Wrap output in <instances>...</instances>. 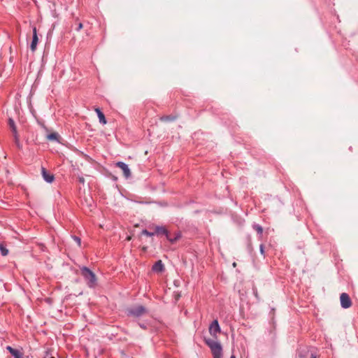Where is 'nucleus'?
I'll list each match as a JSON object with an SVG mask.
<instances>
[{
	"label": "nucleus",
	"instance_id": "6e6552de",
	"mask_svg": "<svg viewBox=\"0 0 358 358\" xmlns=\"http://www.w3.org/2000/svg\"><path fill=\"white\" fill-rule=\"evenodd\" d=\"M38 42V38L37 36V30H36V28L34 27L33 28V37H32V41H31V45H30V48L32 52H34L36 50Z\"/></svg>",
	"mask_w": 358,
	"mask_h": 358
},
{
	"label": "nucleus",
	"instance_id": "ddd939ff",
	"mask_svg": "<svg viewBox=\"0 0 358 358\" xmlns=\"http://www.w3.org/2000/svg\"><path fill=\"white\" fill-rule=\"evenodd\" d=\"M47 138L50 141H59V135L57 133H51L47 136Z\"/></svg>",
	"mask_w": 358,
	"mask_h": 358
},
{
	"label": "nucleus",
	"instance_id": "393cba45",
	"mask_svg": "<svg viewBox=\"0 0 358 358\" xmlns=\"http://www.w3.org/2000/svg\"><path fill=\"white\" fill-rule=\"evenodd\" d=\"M79 181L80 182H82V183H84V178H80Z\"/></svg>",
	"mask_w": 358,
	"mask_h": 358
},
{
	"label": "nucleus",
	"instance_id": "20e7f679",
	"mask_svg": "<svg viewBox=\"0 0 358 358\" xmlns=\"http://www.w3.org/2000/svg\"><path fill=\"white\" fill-rule=\"evenodd\" d=\"M8 125L13 132L15 143L16 145L18 148H20V143L19 136H18V133H17V127L15 124L14 120L12 118L8 119Z\"/></svg>",
	"mask_w": 358,
	"mask_h": 358
},
{
	"label": "nucleus",
	"instance_id": "39448f33",
	"mask_svg": "<svg viewBox=\"0 0 358 358\" xmlns=\"http://www.w3.org/2000/svg\"><path fill=\"white\" fill-rule=\"evenodd\" d=\"M221 331L220 327L219 325L218 321L215 320L212 322L209 327V333L212 336L217 338V334Z\"/></svg>",
	"mask_w": 358,
	"mask_h": 358
},
{
	"label": "nucleus",
	"instance_id": "cd10ccee",
	"mask_svg": "<svg viewBox=\"0 0 358 358\" xmlns=\"http://www.w3.org/2000/svg\"><path fill=\"white\" fill-rule=\"evenodd\" d=\"M230 358H236V357H235L234 355H232L230 357Z\"/></svg>",
	"mask_w": 358,
	"mask_h": 358
},
{
	"label": "nucleus",
	"instance_id": "c85d7f7f",
	"mask_svg": "<svg viewBox=\"0 0 358 358\" xmlns=\"http://www.w3.org/2000/svg\"><path fill=\"white\" fill-rule=\"evenodd\" d=\"M51 358H55V357H51Z\"/></svg>",
	"mask_w": 358,
	"mask_h": 358
},
{
	"label": "nucleus",
	"instance_id": "423d86ee",
	"mask_svg": "<svg viewBox=\"0 0 358 358\" xmlns=\"http://www.w3.org/2000/svg\"><path fill=\"white\" fill-rule=\"evenodd\" d=\"M341 306L343 308H348L351 306L352 302L350 296L346 293H342L340 296Z\"/></svg>",
	"mask_w": 358,
	"mask_h": 358
},
{
	"label": "nucleus",
	"instance_id": "7ed1b4c3",
	"mask_svg": "<svg viewBox=\"0 0 358 358\" xmlns=\"http://www.w3.org/2000/svg\"><path fill=\"white\" fill-rule=\"evenodd\" d=\"M127 315L134 317H140L148 313L147 309L143 306H136L127 310Z\"/></svg>",
	"mask_w": 358,
	"mask_h": 358
},
{
	"label": "nucleus",
	"instance_id": "f8f14e48",
	"mask_svg": "<svg viewBox=\"0 0 358 358\" xmlns=\"http://www.w3.org/2000/svg\"><path fill=\"white\" fill-rule=\"evenodd\" d=\"M155 234H164L168 237V231L165 227L161 226H157L155 227Z\"/></svg>",
	"mask_w": 358,
	"mask_h": 358
},
{
	"label": "nucleus",
	"instance_id": "1a4fd4ad",
	"mask_svg": "<svg viewBox=\"0 0 358 358\" xmlns=\"http://www.w3.org/2000/svg\"><path fill=\"white\" fill-rule=\"evenodd\" d=\"M41 173L43 178L44 179L45 181H46L48 183H51L53 182L55 179L54 176L52 174L48 173L46 169L43 167L41 168Z\"/></svg>",
	"mask_w": 358,
	"mask_h": 358
},
{
	"label": "nucleus",
	"instance_id": "f257e3e1",
	"mask_svg": "<svg viewBox=\"0 0 358 358\" xmlns=\"http://www.w3.org/2000/svg\"><path fill=\"white\" fill-rule=\"evenodd\" d=\"M205 343L210 348L213 358H222V347L220 343L210 338H205Z\"/></svg>",
	"mask_w": 358,
	"mask_h": 358
},
{
	"label": "nucleus",
	"instance_id": "6ab92c4d",
	"mask_svg": "<svg viewBox=\"0 0 358 358\" xmlns=\"http://www.w3.org/2000/svg\"><path fill=\"white\" fill-rule=\"evenodd\" d=\"M6 349L9 351V352L11 354V355H13L15 351L17 350L16 349H14L12 347L10 346H7L6 347Z\"/></svg>",
	"mask_w": 358,
	"mask_h": 358
},
{
	"label": "nucleus",
	"instance_id": "a878e982",
	"mask_svg": "<svg viewBox=\"0 0 358 358\" xmlns=\"http://www.w3.org/2000/svg\"><path fill=\"white\" fill-rule=\"evenodd\" d=\"M233 266H234V267H236V262H234V263H233Z\"/></svg>",
	"mask_w": 358,
	"mask_h": 358
},
{
	"label": "nucleus",
	"instance_id": "5701e85b",
	"mask_svg": "<svg viewBox=\"0 0 358 358\" xmlns=\"http://www.w3.org/2000/svg\"><path fill=\"white\" fill-rule=\"evenodd\" d=\"M138 325H139L142 329H146V326H145L144 324L138 323Z\"/></svg>",
	"mask_w": 358,
	"mask_h": 358
},
{
	"label": "nucleus",
	"instance_id": "b1692460",
	"mask_svg": "<svg viewBox=\"0 0 358 358\" xmlns=\"http://www.w3.org/2000/svg\"><path fill=\"white\" fill-rule=\"evenodd\" d=\"M310 358H316V356L313 353H310Z\"/></svg>",
	"mask_w": 358,
	"mask_h": 358
},
{
	"label": "nucleus",
	"instance_id": "dca6fc26",
	"mask_svg": "<svg viewBox=\"0 0 358 358\" xmlns=\"http://www.w3.org/2000/svg\"><path fill=\"white\" fill-rule=\"evenodd\" d=\"M13 358H23V355L22 352H20L19 350H16L15 352L12 355Z\"/></svg>",
	"mask_w": 358,
	"mask_h": 358
},
{
	"label": "nucleus",
	"instance_id": "f03ea898",
	"mask_svg": "<svg viewBox=\"0 0 358 358\" xmlns=\"http://www.w3.org/2000/svg\"><path fill=\"white\" fill-rule=\"evenodd\" d=\"M81 273L89 287H94L96 285V278L95 274L88 268L84 266L81 268Z\"/></svg>",
	"mask_w": 358,
	"mask_h": 358
},
{
	"label": "nucleus",
	"instance_id": "f3484780",
	"mask_svg": "<svg viewBox=\"0 0 358 358\" xmlns=\"http://www.w3.org/2000/svg\"><path fill=\"white\" fill-rule=\"evenodd\" d=\"M175 117L171 116H164L161 117V120L162 121H172L174 120Z\"/></svg>",
	"mask_w": 358,
	"mask_h": 358
},
{
	"label": "nucleus",
	"instance_id": "412c9836",
	"mask_svg": "<svg viewBox=\"0 0 358 358\" xmlns=\"http://www.w3.org/2000/svg\"><path fill=\"white\" fill-rule=\"evenodd\" d=\"M82 28H83V24L82 23H79L76 30L77 31H80Z\"/></svg>",
	"mask_w": 358,
	"mask_h": 358
},
{
	"label": "nucleus",
	"instance_id": "bb28decb",
	"mask_svg": "<svg viewBox=\"0 0 358 358\" xmlns=\"http://www.w3.org/2000/svg\"><path fill=\"white\" fill-rule=\"evenodd\" d=\"M127 241L131 240V237H130V236H128V237L127 238Z\"/></svg>",
	"mask_w": 358,
	"mask_h": 358
},
{
	"label": "nucleus",
	"instance_id": "2eb2a0df",
	"mask_svg": "<svg viewBox=\"0 0 358 358\" xmlns=\"http://www.w3.org/2000/svg\"><path fill=\"white\" fill-rule=\"evenodd\" d=\"M253 229L257 231V232L259 234H262L263 233V228L259 225V224H255L253 225Z\"/></svg>",
	"mask_w": 358,
	"mask_h": 358
},
{
	"label": "nucleus",
	"instance_id": "a211bd4d",
	"mask_svg": "<svg viewBox=\"0 0 358 358\" xmlns=\"http://www.w3.org/2000/svg\"><path fill=\"white\" fill-rule=\"evenodd\" d=\"M142 234L146 235L148 236H152L155 235L154 232H150L146 229H144L142 231Z\"/></svg>",
	"mask_w": 358,
	"mask_h": 358
},
{
	"label": "nucleus",
	"instance_id": "0eeeda50",
	"mask_svg": "<svg viewBox=\"0 0 358 358\" xmlns=\"http://www.w3.org/2000/svg\"><path fill=\"white\" fill-rule=\"evenodd\" d=\"M116 166L120 168L126 178H129L131 176L130 169L127 164L122 162H118L116 163Z\"/></svg>",
	"mask_w": 358,
	"mask_h": 358
},
{
	"label": "nucleus",
	"instance_id": "9d476101",
	"mask_svg": "<svg viewBox=\"0 0 358 358\" xmlns=\"http://www.w3.org/2000/svg\"><path fill=\"white\" fill-rule=\"evenodd\" d=\"M164 268V264H162V262L161 260L157 261L152 266V271L155 272H162L163 271Z\"/></svg>",
	"mask_w": 358,
	"mask_h": 358
},
{
	"label": "nucleus",
	"instance_id": "4468645a",
	"mask_svg": "<svg viewBox=\"0 0 358 358\" xmlns=\"http://www.w3.org/2000/svg\"><path fill=\"white\" fill-rule=\"evenodd\" d=\"M0 252L3 256H6L8 254V250L0 243Z\"/></svg>",
	"mask_w": 358,
	"mask_h": 358
},
{
	"label": "nucleus",
	"instance_id": "9b49d317",
	"mask_svg": "<svg viewBox=\"0 0 358 358\" xmlns=\"http://www.w3.org/2000/svg\"><path fill=\"white\" fill-rule=\"evenodd\" d=\"M95 112L97 114L99 122L101 123L102 124H106L107 122L106 119L105 117L104 114L101 112V110L99 108H95Z\"/></svg>",
	"mask_w": 358,
	"mask_h": 358
},
{
	"label": "nucleus",
	"instance_id": "aec40b11",
	"mask_svg": "<svg viewBox=\"0 0 358 358\" xmlns=\"http://www.w3.org/2000/svg\"><path fill=\"white\" fill-rule=\"evenodd\" d=\"M73 239L78 243V245H80V238L77 236H73Z\"/></svg>",
	"mask_w": 358,
	"mask_h": 358
},
{
	"label": "nucleus",
	"instance_id": "4be33fe9",
	"mask_svg": "<svg viewBox=\"0 0 358 358\" xmlns=\"http://www.w3.org/2000/svg\"><path fill=\"white\" fill-rule=\"evenodd\" d=\"M260 252L262 255H264V245H260Z\"/></svg>",
	"mask_w": 358,
	"mask_h": 358
}]
</instances>
